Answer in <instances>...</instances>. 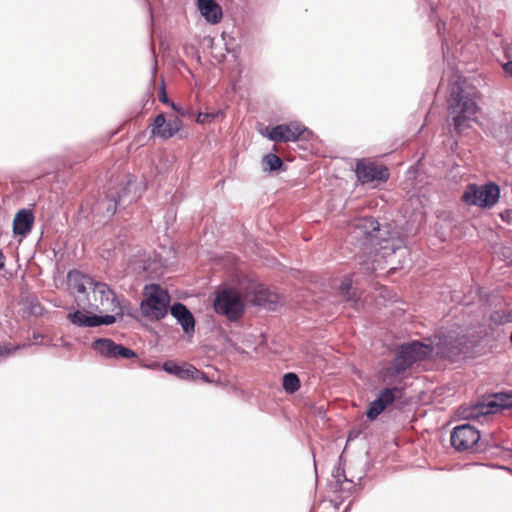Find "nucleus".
<instances>
[{
    "label": "nucleus",
    "instance_id": "6ab92c4d",
    "mask_svg": "<svg viewBox=\"0 0 512 512\" xmlns=\"http://www.w3.org/2000/svg\"><path fill=\"white\" fill-rule=\"evenodd\" d=\"M338 295L344 301L351 303V305H356L360 299L361 293L357 288L353 287L352 277L346 276L339 286Z\"/></svg>",
    "mask_w": 512,
    "mask_h": 512
},
{
    "label": "nucleus",
    "instance_id": "5701e85b",
    "mask_svg": "<svg viewBox=\"0 0 512 512\" xmlns=\"http://www.w3.org/2000/svg\"><path fill=\"white\" fill-rule=\"evenodd\" d=\"M34 220V214L31 209H21L16 213L13 224H33Z\"/></svg>",
    "mask_w": 512,
    "mask_h": 512
},
{
    "label": "nucleus",
    "instance_id": "ddd939ff",
    "mask_svg": "<svg viewBox=\"0 0 512 512\" xmlns=\"http://www.w3.org/2000/svg\"><path fill=\"white\" fill-rule=\"evenodd\" d=\"M307 128L299 122H290L273 127L267 137L274 142H295L299 140Z\"/></svg>",
    "mask_w": 512,
    "mask_h": 512
},
{
    "label": "nucleus",
    "instance_id": "f3484780",
    "mask_svg": "<svg viewBox=\"0 0 512 512\" xmlns=\"http://www.w3.org/2000/svg\"><path fill=\"white\" fill-rule=\"evenodd\" d=\"M170 312L175 317L178 323L182 326L184 332L188 335L194 333L195 330V319L192 313L182 303L174 304Z\"/></svg>",
    "mask_w": 512,
    "mask_h": 512
},
{
    "label": "nucleus",
    "instance_id": "cd10ccee",
    "mask_svg": "<svg viewBox=\"0 0 512 512\" xmlns=\"http://www.w3.org/2000/svg\"><path fill=\"white\" fill-rule=\"evenodd\" d=\"M500 217L504 222L511 223L512 222V210L507 209L500 213Z\"/></svg>",
    "mask_w": 512,
    "mask_h": 512
},
{
    "label": "nucleus",
    "instance_id": "4468645a",
    "mask_svg": "<svg viewBox=\"0 0 512 512\" xmlns=\"http://www.w3.org/2000/svg\"><path fill=\"white\" fill-rule=\"evenodd\" d=\"M93 349L105 358H135L136 353L120 344H116L111 339L101 338L93 342Z\"/></svg>",
    "mask_w": 512,
    "mask_h": 512
},
{
    "label": "nucleus",
    "instance_id": "4be33fe9",
    "mask_svg": "<svg viewBox=\"0 0 512 512\" xmlns=\"http://www.w3.org/2000/svg\"><path fill=\"white\" fill-rule=\"evenodd\" d=\"M262 164L265 171H275L282 167L283 162L280 157L270 153L263 157Z\"/></svg>",
    "mask_w": 512,
    "mask_h": 512
},
{
    "label": "nucleus",
    "instance_id": "f257e3e1",
    "mask_svg": "<svg viewBox=\"0 0 512 512\" xmlns=\"http://www.w3.org/2000/svg\"><path fill=\"white\" fill-rule=\"evenodd\" d=\"M479 98V92L475 87L467 85L465 82H457L453 86L448 101V111L452 116L454 129L457 133H462L465 129L471 127L470 122L479 111L476 99Z\"/></svg>",
    "mask_w": 512,
    "mask_h": 512
},
{
    "label": "nucleus",
    "instance_id": "2eb2a0df",
    "mask_svg": "<svg viewBox=\"0 0 512 512\" xmlns=\"http://www.w3.org/2000/svg\"><path fill=\"white\" fill-rule=\"evenodd\" d=\"M95 282L92 278L82 274L77 270L70 271L67 275V285L71 294L74 295L78 306L80 307V299L88 298V289H92Z\"/></svg>",
    "mask_w": 512,
    "mask_h": 512
},
{
    "label": "nucleus",
    "instance_id": "1a4fd4ad",
    "mask_svg": "<svg viewBox=\"0 0 512 512\" xmlns=\"http://www.w3.org/2000/svg\"><path fill=\"white\" fill-rule=\"evenodd\" d=\"M509 409H512V396L506 393H499L486 403H481L474 407L470 413L466 414V417L478 418L480 415L496 414Z\"/></svg>",
    "mask_w": 512,
    "mask_h": 512
},
{
    "label": "nucleus",
    "instance_id": "39448f33",
    "mask_svg": "<svg viewBox=\"0 0 512 512\" xmlns=\"http://www.w3.org/2000/svg\"><path fill=\"white\" fill-rule=\"evenodd\" d=\"M216 313L224 315L230 321H237L244 313L241 295L234 289H223L216 294L214 300Z\"/></svg>",
    "mask_w": 512,
    "mask_h": 512
},
{
    "label": "nucleus",
    "instance_id": "bb28decb",
    "mask_svg": "<svg viewBox=\"0 0 512 512\" xmlns=\"http://www.w3.org/2000/svg\"><path fill=\"white\" fill-rule=\"evenodd\" d=\"M180 367L181 366H179L175 363H172V362H166L164 364V370L167 371L168 373L174 374L176 376H178V374H179Z\"/></svg>",
    "mask_w": 512,
    "mask_h": 512
},
{
    "label": "nucleus",
    "instance_id": "9d476101",
    "mask_svg": "<svg viewBox=\"0 0 512 512\" xmlns=\"http://www.w3.org/2000/svg\"><path fill=\"white\" fill-rule=\"evenodd\" d=\"M402 396V389L393 386L382 389L377 398L370 403L366 412L369 420H375L388 406L392 405L394 401Z\"/></svg>",
    "mask_w": 512,
    "mask_h": 512
},
{
    "label": "nucleus",
    "instance_id": "f03ea898",
    "mask_svg": "<svg viewBox=\"0 0 512 512\" xmlns=\"http://www.w3.org/2000/svg\"><path fill=\"white\" fill-rule=\"evenodd\" d=\"M432 353L431 345L417 341L401 345L394 359L380 371L379 377L387 385L399 383L404 378L406 370L411 368L414 363L425 360Z\"/></svg>",
    "mask_w": 512,
    "mask_h": 512
},
{
    "label": "nucleus",
    "instance_id": "412c9836",
    "mask_svg": "<svg viewBox=\"0 0 512 512\" xmlns=\"http://www.w3.org/2000/svg\"><path fill=\"white\" fill-rule=\"evenodd\" d=\"M282 386L287 393L292 394L299 390L300 380L295 373H286L283 376Z\"/></svg>",
    "mask_w": 512,
    "mask_h": 512
},
{
    "label": "nucleus",
    "instance_id": "473e14b6",
    "mask_svg": "<svg viewBox=\"0 0 512 512\" xmlns=\"http://www.w3.org/2000/svg\"><path fill=\"white\" fill-rule=\"evenodd\" d=\"M5 266V256L0 250V270L3 269Z\"/></svg>",
    "mask_w": 512,
    "mask_h": 512
},
{
    "label": "nucleus",
    "instance_id": "a211bd4d",
    "mask_svg": "<svg viewBox=\"0 0 512 512\" xmlns=\"http://www.w3.org/2000/svg\"><path fill=\"white\" fill-rule=\"evenodd\" d=\"M198 8L208 22L216 24L221 21L222 10L215 0H198Z\"/></svg>",
    "mask_w": 512,
    "mask_h": 512
},
{
    "label": "nucleus",
    "instance_id": "20e7f679",
    "mask_svg": "<svg viewBox=\"0 0 512 512\" xmlns=\"http://www.w3.org/2000/svg\"><path fill=\"white\" fill-rule=\"evenodd\" d=\"M143 295L140 305L143 316L153 320L164 318L170 303L168 292L158 284H150L145 286Z\"/></svg>",
    "mask_w": 512,
    "mask_h": 512
},
{
    "label": "nucleus",
    "instance_id": "b1692460",
    "mask_svg": "<svg viewBox=\"0 0 512 512\" xmlns=\"http://www.w3.org/2000/svg\"><path fill=\"white\" fill-rule=\"evenodd\" d=\"M201 374L195 367L189 365L187 367H180L178 377L181 379H194Z\"/></svg>",
    "mask_w": 512,
    "mask_h": 512
},
{
    "label": "nucleus",
    "instance_id": "7ed1b4c3",
    "mask_svg": "<svg viewBox=\"0 0 512 512\" xmlns=\"http://www.w3.org/2000/svg\"><path fill=\"white\" fill-rule=\"evenodd\" d=\"M80 307L97 310L100 313L111 312L115 318L123 315V309L115 293L102 282L94 284L91 297L80 299Z\"/></svg>",
    "mask_w": 512,
    "mask_h": 512
},
{
    "label": "nucleus",
    "instance_id": "a878e982",
    "mask_svg": "<svg viewBox=\"0 0 512 512\" xmlns=\"http://www.w3.org/2000/svg\"><path fill=\"white\" fill-rule=\"evenodd\" d=\"M216 114L214 113H202L200 112L197 115L196 122L199 124H205L207 122H210L212 119H214Z\"/></svg>",
    "mask_w": 512,
    "mask_h": 512
},
{
    "label": "nucleus",
    "instance_id": "423d86ee",
    "mask_svg": "<svg viewBox=\"0 0 512 512\" xmlns=\"http://www.w3.org/2000/svg\"><path fill=\"white\" fill-rule=\"evenodd\" d=\"M500 189L494 183L478 186L468 185L461 199L467 205H476L479 207H491L499 199Z\"/></svg>",
    "mask_w": 512,
    "mask_h": 512
},
{
    "label": "nucleus",
    "instance_id": "aec40b11",
    "mask_svg": "<svg viewBox=\"0 0 512 512\" xmlns=\"http://www.w3.org/2000/svg\"><path fill=\"white\" fill-rule=\"evenodd\" d=\"M276 300L277 296L263 286L255 287L254 296L250 299L253 304L262 306L275 303Z\"/></svg>",
    "mask_w": 512,
    "mask_h": 512
},
{
    "label": "nucleus",
    "instance_id": "f704fd0d",
    "mask_svg": "<svg viewBox=\"0 0 512 512\" xmlns=\"http://www.w3.org/2000/svg\"><path fill=\"white\" fill-rule=\"evenodd\" d=\"M506 56H507L508 58H512V47H508V48L506 49Z\"/></svg>",
    "mask_w": 512,
    "mask_h": 512
},
{
    "label": "nucleus",
    "instance_id": "9b49d317",
    "mask_svg": "<svg viewBox=\"0 0 512 512\" xmlns=\"http://www.w3.org/2000/svg\"><path fill=\"white\" fill-rule=\"evenodd\" d=\"M479 439V431L469 424L455 427L451 434V444L458 451H466L473 448Z\"/></svg>",
    "mask_w": 512,
    "mask_h": 512
},
{
    "label": "nucleus",
    "instance_id": "2f4dec72",
    "mask_svg": "<svg viewBox=\"0 0 512 512\" xmlns=\"http://www.w3.org/2000/svg\"><path fill=\"white\" fill-rule=\"evenodd\" d=\"M171 107L173 108L174 111H176L177 113L181 114V115H184V111L176 104L174 103H171Z\"/></svg>",
    "mask_w": 512,
    "mask_h": 512
},
{
    "label": "nucleus",
    "instance_id": "393cba45",
    "mask_svg": "<svg viewBox=\"0 0 512 512\" xmlns=\"http://www.w3.org/2000/svg\"><path fill=\"white\" fill-rule=\"evenodd\" d=\"M32 226H13V233L15 236H20L19 242L22 238L30 233Z\"/></svg>",
    "mask_w": 512,
    "mask_h": 512
},
{
    "label": "nucleus",
    "instance_id": "6e6552de",
    "mask_svg": "<svg viewBox=\"0 0 512 512\" xmlns=\"http://www.w3.org/2000/svg\"><path fill=\"white\" fill-rule=\"evenodd\" d=\"M355 172L362 184L386 182L389 178V170L385 165L368 158L357 161Z\"/></svg>",
    "mask_w": 512,
    "mask_h": 512
},
{
    "label": "nucleus",
    "instance_id": "f8f14e48",
    "mask_svg": "<svg viewBox=\"0 0 512 512\" xmlns=\"http://www.w3.org/2000/svg\"><path fill=\"white\" fill-rule=\"evenodd\" d=\"M181 128L182 121L177 116L166 119L165 115L160 113L155 117L154 122L151 124L150 133L153 137L167 140L178 133Z\"/></svg>",
    "mask_w": 512,
    "mask_h": 512
},
{
    "label": "nucleus",
    "instance_id": "c85d7f7f",
    "mask_svg": "<svg viewBox=\"0 0 512 512\" xmlns=\"http://www.w3.org/2000/svg\"><path fill=\"white\" fill-rule=\"evenodd\" d=\"M159 100L163 103H169V100H168V97H167V94H166V91H165V88L162 87L160 92H159Z\"/></svg>",
    "mask_w": 512,
    "mask_h": 512
},
{
    "label": "nucleus",
    "instance_id": "0eeeda50",
    "mask_svg": "<svg viewBox=\"0 0 512 512\" xmlns=\"http://www.w3.org/2000/svg\"><path fill=\"white\" fill-rule=\"evenodd\" d=\"M398 226H373L371 231H365L369 236L370 244L378 246L379 250L391 251L395 253L396 250L404 246V240L394 231Z\"/></svg>",
    "mask_w": 512,
    "mask_h": 512
},
{
    "label": "nucleus",
    "instance_id": "dca6fc26",
    "mask_svg": "<svg viewBox=\"0 0 512 512\" xmlns=\"http://www.w3.org/2000/svg\"><path fill=\"white\" fill-rule=\"evenodd\" d=\"M67 318L69 321L80 327H95L99 325H109L115 322V317L113 315H104V316H88L81 311H75L74 313H69Z\"/></svg>",
    "mask_w": 512,
    "mask_h": 512
},
{
    "label": "nucleus",
    "instance_id": "c756f323",
    "mask_svg": "<svg viewBox=\"0 0 512 512\" xmlns=\"http://www.w3.org/2000/svg\"><path fill=\"white\" fill-rule=\"evenodd\" d=\"M503 70L507 75L512 76V60L503 65Z\"/></svg>",
    "mask_w": 512,
    "mask_h": 512
},
{
    "label": "nucleus",
    "instance_id": "72a5a7b5",
    "mask_svg": "<svg viewBox=\"0 0 512 512\" xmlns=\"http://www.w3.org/2000/svg\"><path fill=\"white\" fill-rule=\"evenodd\" d=\"M438 345H440V343H438ZM436 354H442V355H446L447 354V351L446 349L438 346V350L436 351Z\"/></svg>",
    "mask_w": 512,
    "mask_h": 512
},
{
    "label": "nucleus",
    "instance_id": "7c9ffc66",
    "mask_svg": "<svg viewBox=\"0 0 512 512\" xmlns=\"http://www.w3.org/2000/svg\"><path fill=\"white\" fill-rule=\"evenodd\" d=\"M333 476L336 478V481H337L338 483H341V482H342L341 477H344V478H345V476H344V475H343V473H342L341 468H337V469H336V471L333 473Z\"/></svg>",
    "mask_w": 512,
    "mask_h": 512
}]
</instances>
